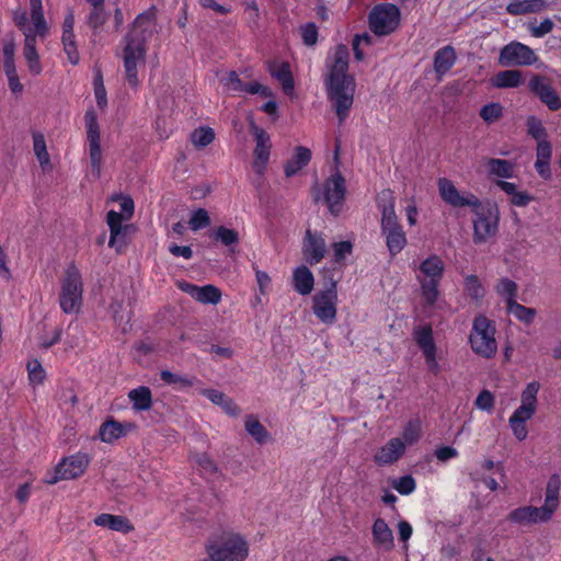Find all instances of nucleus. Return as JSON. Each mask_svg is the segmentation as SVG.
<instances>
[{"label": "nucleus", "mask_w": 561, "mask_h": 561, "mask_svg": "<svg viewBox=\"0 0 561 561\" xmlns=\"http://www.w3.org/2000/svg\"><path fill=\"white\" fill-rule=\"evenodd\" d=\"M156 26L157 10L151 7L135 18L128 32L123 37L122 59L125 79L134 89L140 83L138 70L145 66L148 50L147 42L156 32Z\"/></svg>", "instance_id": "obj_1"}, {"label": "nucleus", "mask_w": 561, "mask_h": 561, "mask_svg": "<svg viewBox=\"0 0 561 561\" xmlns=\"http://www.w3.org/2000/svg\"><path fill=\"white\" fill-rule=\"evenodd\" d=\"M350 51L346 45H336L327 58L325 87L340 123L348 116L354 102L355 79L347 73Z\"/></svg>", "instance_id": "obj_2"}, {"label": "nucleus", "mask_w": 561, "mask_h": 561, "mask_svg": "<svg viewBox=\"0 0 561 561\" xmlns=\"http://www.w3.org/2000/svg\"><path fill=\"white\" fill-rule=\"evenodd\" d=\"M381 211L380 229L391 256L400 253L407 245V236L394 210V197L391 191H383L378 201Z\"/></svg>", "instance_id": "obj_3"}, {"label": "nucleus", "mask_w": 561, "mask_h": 561, "mask_svg": "<svg viewBox=\"0 0 561 561\" xmlns=\"http://www.w3.org/2000/svg\"><path fill=\"white\" fill-rule=\"evenodd\" d=\"M495 333L496 329L492 320L483 314L476 316L469 335L472 352L483 358L494 357L497 352Z\"/></svg>", "instance_id": "obj_4"}, {"label": "nucleus", "mask_w": 561, "mask_h": 561, "mask_svg": "<svg viewBox=\"0 0 561 561\" xmlns=\"http://www.w3.org/2000/svg\"><path fill=\"white\" fill-rule=\"evenodd\" d=\"M208 561H244L249 556L248 542L237 534H224L206 546Z\"/></svg>", "instance_id": "obj_5"}, {"label": "nucleus", "mask_w": 561, "mask_h": 561, "mask_svg": "<svg viewBox=\"0 0 561 561\" xmlns=\"http://www.w3.org/2000/svg\"><path fill=\"white\" fill-rule=\"evenodd\" d=\"M472 213L473 242L476 244L485 243L499 231V208L496 205L490 203L483 204L479 201V206H473Z\"/></svg>", "instance_id": "obj_6"}, {"label": "nucleus", "mask_w": 561, "mask_h": 561, "mask_svg": "<svg viewBox=\"0 0 561 561\" xmlns=\"http://www.w3.org/2000/svg\"><path fill=\"white\" fill-rule=\"evenodd\" d=\"M83 285L79 270L75 264L68 265L61 280L59 305L65 313H77L82 305Z\"/></svg>", "instance_id": "obj_7"}, {"label": "nucleus", "mask_w": 561, "mask_h": 561, "mask_svg": "<svg viewBox=\"0 0 561 561\" xmlns=\"http://www.w3.org/2000/svg\"><path fill=\"white\" fill-rule=\"evenodd\" d=\"M421 273L426 277L420 279L422 297L427 305H434L438 298V285L444 273V263L437 255H431L420 265Z\"/></svg>", "instance_id": "obj_8"}, {"label": "nucleus", "mask_w": 561, "mask_h": 561, "mask_svg": "<svg viewBox=\"0 0 561 561\" xmlns=\"http://www.w3.org/2000/svg\"><path fill=\"white\" fill-rule=\"evenodd\" d=\"M90 463V457L84 453H77L69 457L62 458L53 473H49L45 482L56 484L60 480H72L81 477Z\"/></svg>", "instance_id": "obj_9"}, {"label": "nucleus", "mask_w": 561, "mask_h": 561, "mask_svg": "<svg viewBox=\"0 0 561 561\" xmlns=\"http://www.w3.org/2000/svg\"><path fill=\"white\" fill-rule=\"evenodd\" d=\"M400 11L391 3L375 7L369 14V27L378 36L392 33L399 25Z\"/></svg>", "instance_id": "obj_10"}, {"label": "nucleus", "mask_w": 561, "mask_h": 561, "mask_svg": "<svg viewBox=\"0 0 561 561\" xmlns=\"http://www.w3.org/2000/svg\"><path fill=\"white\" fill-rule=\"evenodd\" d=\"M312 310L316 317L325 324L336 319L337 290L336 282L330 280L324 290L317 293L313 298Z\"/></svg>", "instance_id": "obj_11"}, {"label": "nucleus", "mask_w": 561, "mask_h": 561, "mask_svg": "<svg viewBox=\"0 0 561 561\" xmlns=\"http://www.w3.org/2000/svg\"><path fill=\"white\" fill-rule=\"evenodd\" d=\"M87 138L89 141L91 175L100 179L102 165V150L100 145V128L94 111H87L84 114Z\"/></svg>", "instance_id": "obj_12"}, {"label": "nucleus", "mask_w": 561, "mask_h": 561, "mask_svg": "<svg viewBox=\"0 0 561 561\" xmlns=\"http://www.w3.org/2000/svg\"><path fill=\"white\" fill-rule=\"evenodd\" d=\"M537 60V55L529 46L516 41L503 46L499 55V64L503 67L531 66Z\"/></svg>", "instance_id": "obj_13"}, {"label": "nucleus", "mask_w": 561, "mask_h": 561, "mask_svg": "<svg viewBox=\"0 0 561 561\" xmlns=\"http://www.w3.org/2000/svg\"><path fill=\"white\" fill-rule=\"evenodd\" d=\"M250 133L253 135L255 140V148L253 150V170L256 174L263 175L271 154V137L265 129L257 126L254 121L250 122Z\"/></svg>", "instance_id": "obj_14"}, {"label": "nucleus", "mask_w": 561, "mask_h": 561, "mask_svg": "<svg viewBox=\"0 0 561 561\" xmlns=\"http://www.w3.org/2000/svg\"><path fill=\"white\" fill-rule=\"evenodd\" d=\"M345 179L336 170L327 181L323 187V199L332 215H339L345 198Z\"/></svg>", "instance_id": "obj_15"}, {"label": "nucleus", "mask_w": 561, "mask_h": 561, "mask_svg": "<svg viewBox=\"0 0 561 561\" xmlns=\"http://www.w3.org/2000/svg\"><path fill=\"white\" fill-rule=\"evenodd\" d=\"M414 341L421 348L428 370L437 376L440 371V366L436 358V345L433 339V331L430 325L419 327L413 332Z\"/></svg>", "instance_id": "obj_16"}, {"label": "nucleus", "mask_w": 561, "mask_h": 561, "mask_svg": "<svg viewBox=\"0 0 561 561\" xmlns=\"http://www.w3.org/2000/svg\"><path fill=\"white\" fill-rule=\"evenodd\" d=\"M414 341L421 348L428 370L437 376L440 371V366L436 358V345L433 339V331L430 325L419 327L413 332Z\"/></svg>", "instance_id": "obj_17"}, {"label": "nucleus", "mask_w": 561, "mask_h": 561, "mask_svg": "<svg viewBox=\"0 0 561 561\" xmlns=\"http://www.w3.org/2000/svg\"><path fill=\"white\" fill-rule=\"evenodd\" d=\"M437 186L442 199L453 207L479 206V198L474 194L460 193L455 184L446 178L438 179Z\"/></svg>", "instance_id": "obj_18"}, {"label": "nucleus", "mask_w": 561, "mask_h": 561, "mask_svg": "<svg viewBox=\"0 0 561 561\" xmlns=\"http://www.w3.org/2000/svg\"><path fill=\"white\" fill-rule=\"evenodd\" d=\"M528 88L550 111L561 108V99L547 77L534 75L528 82Z\"/></svg>", "instance_id": "obj_19"}, {"label": "nucleus", "mask_w": 561, "mask_h": 561, "mask_svg": "<svg viewBox=\"0 0 561 561\" xmlns=\"http://www.w3.org/2000/svg\"><path fill=\"white\" fill-rule=\"evenodd\" d=\"M179 288L205 305H217L221 299V291L214 285L197 286L187 282H181L179 283Z\"/></svg>", "instance_id": "obj_20"}, {"label": "nucleus", "mask_w": 561, "mask_h": 561, "mask_svg": "<svg viewBox=\"0 0 561 561\" xmlns=\"http://www.w3.org/2000/svg\"><path fill=\"white\" fill-rule=\"evenodd\" d=\"M302 252L309 264H318L327 253L325 240L320 234L307 230Z\"/></svg>", "instance_id": "obj_21"}, {"label": "nucleus", "mask_w": 561, "mask_h": 561, "mask_svg": "<svg viewBox=\"0 0 561 561\" xmlns=\"http://www.w3.org/2000/svg\"><path fill=\"white\" fill-rule=\"evenodd\" d=\"M549 514H547L542 507L535 506H523L512 511L508 515V520L512 523L525 525L545 523L550 520Z\"/></svg>", "instance_id": "obj_22"}, {"label": "nucleus", "mask_w": 561, "mask_h": 561, "mask_svg": "<svg viewBox=\"0 0 561 561\" xmlns=\"http://www.w3.org/2000/svg\"><path fill=\"white\" fill-rule=\"evenodd\" d=\"M405 444L401 438H392L385 446H382L374 457V460L379 466L390 465L397 461L404 453Z\"/></svg>", "instance_id": "obj_23"}, {"label": "nucleus", "mask_w": 561, "mask_h": 561, "mask_svg": "<svg viewBox=\"0 0 561 561\" xmlns=\"http://www.w3.org/2000/svg\"><path fill=\"white\" fill-rule=\"evenodd\" d=\"M373 542L378 549L390 551L394 547L393 534L383 518H377L371 528Z\"/></svg>", "instance_id": "obj_24"}, {"label": "nucleus", "mask_w": 561, "mask_h": 561, "mask_svg": "<svg viewBox=\"0 0 561 561\" xmlns=\"http://www.w3.org/2000/svg\"><path fill=\"white\" fill-rule=\"evenodd\" d=\"M548 5V0H512L506 7V12L511 15L539 13Z\"/></svg>", "instance_id": "obj_25"}, {"label": "nucleus", "mask_w": 561, "mask_h": 561, "mask_svg": "<svg viewBox=\"0 0 561 561\" xmlns=\"http://www.w3.org/2000/svg\"><path fill=\"white\" fill-rule=\"evenodd\" d=\"M561 488V479L559 474H552L546 486V493H545V503L541 506L542 510L549 514V517L551 518L553 513L559 507V493Z\"/></svg>", "instance_id": "obj_26"}, {"label": "nucleus", "mask_w": 561, "mask_h": 561, "mask_svg": "<svg viewBox=\"0 0 561 561\" xmlns=\"http://www.w3.org/2000/svg\"><path fill=\"white\" fill-rule=\"evenodd\" d=\"M311 150L304 146H298L294 150L293 157L286 162L284 172L286 178L296 175L311 160Z\"/></svg>", "instance_id": "obj_27"}, {"label": "nucleus", "mask_w": 561, "mask_h": 561, "mask_svg": "<svg viewBox=\"0 0 561 561\" xmlns=\"http://www.w3.org/2000/svg\"><path fill=\"white\" fill-rule=\"evenodd\" d=\"M25 42H24V57L28 64V69L33 75H39L42 71V67L39 64V57L36 51V36L38 35L33 30H27L24 32Z\"/></svg>", "instance_id": "obj_28"}, {"label": "nucleus", "mask_w": 561, "mask_h": 561, "mask_svg": "<svg viewBox=\"0 0 561 561\" xmlns=\"http://www.w3.org/2000/svg\"><path fill=\"white\" fill-rule=\"evenodd\" d=\"M523 83V72L517 69L499 71L491 78V84L497 89L518 88Z\"/></svg>", "instance_id": "obj_29"}, {"label": "nucleus", "mask_w": 561, "mask_h": 561, "mask_svg": "<svg viewBox=\"0 0 561 561\" xmlns=\"http://www.w3.org/2000/svg\"><path fill=\"white\" fill-rule=\"evenodd\" d=\"M127 427H130V424H122L110 419L100 426L99 436L102 442L112 444L127 434Z\"/></svg>", "instance_id": "obj_30"}, {"label": "nucleus", "mask_w": 561, "mask_h": 561, "mask_svg": "<svg viewBox=\"0 0 561 561\" xmlns=\"http://www.w3.org/2000/svg\"><path fill=\"white\" fill-rule=\"evenodd\" d=\"M314 285V278L311 271L307 266H299L294 271L293 274V286L294 289L302 295H309Z\"/></svg>", "instance_id": "obj_31"}, {"label": "nucleus", "mask_w": 561, "mask_h": 561, "mask_svg": "<svg viewBox=\"0 0 561 561\" xmlns=\"http://www.w3.org/2000/svg\"><path fill=\"white\" fill-rule=\"evenodd\" d=\"M94 523L100 527L108 528L124 534L133 530V525L128 518L121 515L101 514L94 519Z\"/></svg>", "instance_id": "obj_32"}, {"label": "nucleus", "mask_w": 561, "mask_h": 561, "mask_svg": "<svg viewBox=\"0 0 561 561\" xmlns=\"http://www.w3.org/2000/svg\"><path fill=\"white\" fill-rule=\"evenodd\" d=\"M456 61L454 47L445 46L438 49L434 56V70L437 75L444 76L449 71Z\"/></svg>", "instance_id": "obj_33"}, {"label": "nucleus", "mask_w": 561, "mask_h": 561, "mask_svg": "<svg viewBox=\"0 0 561 561\" xmlns=\"http://www.w3.org/2000/svg\"><path fill=\"white\" fill-rule=\"evenodd\" d=\"M123 218L124 215L115 210H110L106 215V222L111 231V237L108 241L110 247H116L117 244L118 247H122L125 243L122 236Z\"/></svg>", "instance_id": "obj_34"}, {"label": "nucleus", "mask_w": 561, "mask_h": 561, "mask_svg": "<svg viewBox=\"0 0 561 561\" xmlns=\"http://www.w3.org/2000/svg\"><path fill=\"white\" fill-rule=\"evenodd\" d=\"M128 398L136 411H148L152 407V394L148 387L140 386L130 390Z\"/></svg>", "instance_id": "obj_35"}, {"label": "nucleus", "mask_w": 561, "mask_h": 561, "mask_svg": "<svg viewBox=\"0 0 561 561\" xmlns=\"http://www.w3.org/2000/svg\"><path fill=\"white\" fill-rule=\"evenodd\" d=\"M31 4V18L34 24V32L38 34V36L44 37L48 27L43 14L42 0H30Z\"/></svg>", "instance_id": "obj_36"}, {"label": "nucleus", "mask_w": 561, "mask_h": 561, "mask_svg": "<svg viewBox=\"0 0 561 561\" xmlns=\"http://www.w3.org/2000/svg\"><path fill=\"white\" fill-rule=\"evenodd\" d=\"M34 153L43 170L50 168V159L46 148L45 137L41 133L33 134Z\"/></svg>", "instance_id": "obj_37"}, {"label": "nucleus", "mask_w": 561, "mask_h": 561, "mask_svg": "<svg viewBox=\"0 0 561 561\" xmlns=\"http://www.w3.org/2000/svg\"><path fill=\"white\" fill-rule=\"evenodd\" d=\"M486 165L489 169V173L492 175H496L499 178L504 179L513 176L514 167L513 163L510 162L508 160L491 158L488 159Z\"/></svg>", "instance_id": "obj_38"}, {"label": "nucleus", "mask_w": 561, "mask_h": 561, "mask_svg": "<svg viewBox=\"0 0 561 561\" xmlns=\"http://www.w3.org/2000/svg\"><path fill=\"white\" fill-rule=\"evenodd\" d=\"M245 431L259 443L264 444L268 439V432L262 423L253 415H248L245 419Z\"/></svg>", "instance_id": "obj_39"}, {"label": "nucleus", "mask_w": 561, "mask_h": 561, "mask_svg": "<svg viewBox=\"0 0 561 561\" xmlns=\"http://www.w3.org/2000/svg\"><path fill=\"white\" fill-rule=\"evenodd\" d=\"M507 311L513 313L519 321L524 323H531L536 316L534 308L525 307L518 304L515 299H511L507 304Z\"/></svg>", "instance_id": "obj_40"}, {"label": "nucleus", "mask_w": 561, "mask_h": 561, "mask_svg": "<svg viewBox=\"0 0 561 561\" xmlns=\"http://www.w3.org/2000/svg\"><path fill=\"white\" fill-rule=\"evenodd\" d=\"M271 75L279 81L285 93L293 92L295 84L288 62H283L277 70L271 71Z\"/></svg>", "instance_id": "obj_41"}, {"label": "nucleus", "mask_w": 561, "mask_h": 561, "mask_svg": "<svg viewBox=\"0 0 561 561\" xmlns=\"http://www.w3.org/2000/svg\"><path fill=\"white\" fill-rule=\"evenodd\" d=\"M160 378L163 382L178 386L181 389L191 387L198 382V379L195 377L190 378L187 376H181L170 370H161Z\"/></svg>", "instance_id": "obj_42"}, {"label": "nucleus", "mask_w": 561, "mask_h": 561, "mask_svg": "<svg viewBox=\"0 0 561 561\" xmlns=\"http://www.w3.org/2000/svg\"><path fill=\"white\" fill-rule=\"evenodd\" d=\"M213 239L226 247L237 245L240 241L238 231L225 226H220L214 231Z\"/></svg>", "instance_id": "obj_43"}, {"label": "nucleus", "mask_w": 561, "mask_h": 561, "mask_svg": "<svg viewBox=\"0 0 561 561\" xmlns=\"http://www.w3.org/2000/svg\"><path fill=\"white\" fill-rule=\"evenodd\" d=\"M479 115L486 124H493L503 116V106L497 102L485 104L480 108Z\"/></svg>", "instance_id": "obj_44"}, {"label": "nucleus", "mask_w": 561, "mask_h": 561, "mask_svg": "<svg viewBox=\"0 0 561 561\" xmlns=\"http://www.w3.org/2000/svg\"><path fill=\"white\" fill-rule=\"evenodd\" d=\"M540 389V383L538 381L529 382L526 388L522 392V404L527 408L535 409L537 408V394Z\"/></svg>", "instance_id": "obj_45"}, {"label": "nucleus", "mask_w": 561, "mask_h": 561, "mask_svg": "<svg viewBox=\"0 0 561 561\" xmlns=\"http://www.w3.org/2000/svg\"><path fill=\"white\" fill-rule=\"evenodd\" d=\"M215 139V133L210 127H199L192 133V142L196 147H206Z\"/></svg>", "instance_id": "obj_46"}, {"label": "nucleus", "mask_w": 561, "mask_h": 561, "mask_svg": "<svg viewBox=\"0 0 561 561\" xmlns=\"http://www.w3.org/2000/svg\"><path fill=\"white\" fill-rule=\"evenodd\" d=\"M209 225L210 217L208 211L204 208H198L197 210H195L192 214L191 219L188 221V226L193 231L201 230L203 228L208 227Z\"/></svg>", "instance_id": "obj_47"}, {"label": "nucleus", "mask_w": 561, "mask_h": 561, "mask_svg": "<svg viewBox=\"0 0 561 561\" xmlns=\"http://www.w3.org/2000/svg\"><path fill=\"white\" fill-rule=\"evenodd\" d=\"M465 290L476 300H479L484 296V288L476 275H469L466 277Z\"/></svg>", "instance_id": "obj_48"}, {"label": "nucleus", "mask_w": 561, "mask_h": 561, "mask_svg": "<svg viewBox=\"0 0 561 561\" xmlns=\"http://www.w3.org/2000/svg\"><path fill=\"white\" fill-rule=\"evenodd\" d=\"M527 27L531 36L536 38H541L553 30L554 22L551 19L547 18L542 20L539 24H537L536 22H530L528 23Z\"/></svg>", "instance_id": "obj_49"}, {"label": "nucleus", "mask_w": 561, "mask_h": 561, "mask_svg": "<svg viewBox=\"0 0 561 561\" xmlns=\"http://www.w3.org/2000/svg\"><path fill=\"white\" fill-rule=\"evenodd\" d=\"M528 134L538 142L547 140V130L540 119L535 116L527 118Z\"/></svg>", "instance_id": "obj_50"}, {"label": "nucleus", "mask_w": 561, "mask_h": 561, "mask_svg": "<svg viewBox=\"0 0 561 561\" xmlns=\"http://www.w3.org/2000/svg\"><path fill=\"white\" fill-rule=\"evenodd\" d=\"M107 18L108 15L105 12L104 7L92 8L87 18V23L91 28L98 30L107 21Z\"/></svg>", "instance_id": "obj_51"}, {"label": "nucleus", "mask_w": 561, "mask_h": 561, "mask_svg": "<svg viewBox=\"0 0 561 561\" xmlns=\"http://www.w3.org/2000/svg\"><path fill=\"white\" fill-rule=\"evenodd\" d=\"M516 291L517 285L510 278H502L496 286V293L502 297H506L507 304L511 299H515Z\"/></svg>", "instance_id": "obj_52"}, {"label": "nucleus", "mask_w": 561, "mask_h": 561, "mask_svg": "<svg viewBox=\"0 0 561 561\" xmlns=\"http://www.w3.org/2000/svg\"><path fill=\"white\" fill-rule=\"evenodd\" d=\"M220 82L225 88L232 92H242L244 88V82H242L239 75L233 70L229 71Z\"/></svg>", "instance_id": "obj_53"}, {"label": "nucleus", "mask_w": 561, "mask_h": 561, "mask_svg": "<svg viewBox=\"0 0 561 561\" xmlns=\"http://www.w3.org/2000/svg\"><path fill=\"white\" fill-rule=\"evenodd\" d=\"M301 38L305 45L314 46L318 42V27L310 22L300 27Z\"/></svg>", "instance_id": "obj_54"}, {"label": "nucleus", "mask_w": 561, "mask_h": 561, "mask_svg": "<svg viewBox=\"0 0 561 561\" xmlns=\"http://www.w3.org/2000/svg\"><path fill=\"white\" fill-rule=\"evenodd\" d=\"M392 486L402 495L411 494L415 488L416 483L412 476H403L396 480Z\"/></svg>", "instance_id": "obj_55"}, {"label": "nucleus", "mask_w": 561, "mask_h": 561, "mask_svg": "<svg viewBox=\"0 0 561 561\" xmlns=\"http://www.w3.org/2000/svg\"><path fill=\"white\" fill-rule=\"evenodd\" d=\"M474 405L482 411L491 412L494 408V396L484 389L478 394Z\"/></svg>", "instance_id": "obj_56"}, {"label": "nucleus", "mask_w": 561, "mask_h": 561, "mask_svg": "<svg viewBox=\"0 0 561 561\" xmlns=\"http://www.w3.org/2000/svg\"><path fill=\"white\" fill-rule=\"evenodd\" d=\"M195 462L204 473H207V474L218 473V467H217L216 462L206 454L197 455L195 458Z\"/></svg>", "instance_id": "obj_57"}, {"label": "nucleus", "mask_w": 561, "mask_h": 561, "mask_svg": "<svg viewBox=\"0 0 561 561\" xmlns=\"http://www.w3.org/2000/svg\"><path fill=\"white\" fill-rule=\"evenodd\" d=\"M403 439H404V444H413L415 443L419 438H420V435H421V426H420V423L417 421H411L409 422L404 430H403Z\"/></svg>", "instance_id": "obj_58"}, {"label": "nucleus", "mask_w": 561, "mask_h": 561, "mask_svg": "<svg viewBox=\"0 0 561 561\" xmlns=\"http://www.w3.org/2000/svg\"><path fill=\"white\" fill-rule=\"evenodd\" d=\"M28 378L32 383L39 385L45 379V370L39 362L34 360L27 364Z\"/></svg>", "instance_id": "obj_59"}, {"label": "nucleus", "mask_w": 561, "mask_h": 561, "mask_svg": "<svg viewBox=\"0 0 561 561\" xmlns=\"http://www.w3.org/2000/svg\"><path fill=\"white\" fill-rule=\"evenodd\" d=\"M242 92H245L249 94H260L264 98H271L273 95L272 91L268 87L263 85L256 81L244 83V88H243Z\"/></svg>", "instance_id": "obj_60"}, {"label": "nucleus", "mask_w": 561, "mask_h": 561, "mask_svg": "<svg viewBox=\"0 0 561 561\" xmlns=\"http://www.w3.org/2000/svg\"><path fill=\"white\" fill-rule=\"evenodd\" d=\"M353 245L350 241H340L333 243V253L335 262L342 261L346 255L352 253Z\"/></svg>", "instance_id": "obj_61"}, {"label": "nucleus", "mask_w": 561, "mask_h": 561, "mask_svg": "<svg viewBox=\"0 0 561 561\" xmlns=\"http://www.w3.org/2000/svg\"><path fill=\"white\" fill-rule=\"evenodd\" d=\"M508 423L517 440L522 442L526 439L528 431L525 422L510 417Z\"/></svg>", "instance_id": "obj_62"}, {"label": "nucleus", "mask_w": 561, "mask_h": 561, "mask_svg": "<svg viewBox=\"0 0 561 561\" xmlns=\"http://www.w3.org/2000/svg\"><path fill=\"white\" fill-rule=\"evenodd\" d=\"M94 95L99 107L104 108L107 104V99L101 75L94 81Z\"/></svg>", "instance_id": "obj_63"}, {"label": "nucleus", "mask_w": 561, "mask_h": 561, "mask_svg": "<svg viewBox=\"0 0 561 561\" xmlns=\"http://www.w3.org/2000/svg\"><path fill=\"white\" fill-rule=\"evenodd\" d=\"M435 456L439 461L444 462L449 459L456 458L458 456V451L454 447L444 446L436 449Z\"/></svg>", "instance_id": "obj_64"}]
</instances>
